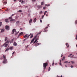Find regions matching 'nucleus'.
I'll return each mask as SVG.
<instances>
[{"label":"nucleus","instance_id":"5","mask_svg":"<svg viewBox=\"0 0 77 77\" xmlns=\"http://www.w3.org/2000/svg\"><path fill=\"white\" fill-rule=\"evenodd\" d=\"M19 2H21V4H23V3H25V1H23V0H20L19 1Z\"/></svg>","mask_w":77,"mask_h":77},{"label":"nucleus","instance_id":"35","mask_svg":"<svg viewBox=\"0 0 77 77\" xmlns=\"http://www.w3.org/2000/svg\"><path fill=\"white\" fill-rule=\"evenodd\" d=\"M38 38H36V39L35 40V41L36 42V41H37V40H38Z\"/></svg>","mask_w":77,"mask_h":77},{"label":"nucleus","instance_id":"55","mask_svg":"<svg viewBox=\"0 0 77 77\" xmlns=\"http://www.w3.org/2000/svg\"><path fill=\"white\" fill-rule=\"evenodd\" d=\"M71 68H73V66H71Z\"/></svg>","mask_w":77,"mask_h":77},{"label":"nucleus","instance_id":"51","mask_svg":"<svg viewBox=\"0 0 77 77\" xmlns=\"http://www.w3.org/2000/svg\"><path fill=\"white\" fill-rule=\"evenodd\" d=\"M40 33H41V32H40L39 33H38V34H37V35H38V34H39Z\"/></svg>","mask_w":77,"mask_h":77},{"label":"nucleus","instance_id":"37","mask_svg":"<svg viewBox=\"0 0 77 77\" xmlns=\"http://www.w3.org/2000/svg\"><path fill=\"white\" fill-rule=\"evenodd\" d=\"M33 35H31V36L30 37V38H32L33 37Z\"/></svg>","mask_w":77,"mask_h":77},{"label":"nucleus","instance_id":"44","mask_svg":"<svg viewBox=\"0 0 77 77\" xmlns=\"http://www.w3.org/2000/svg\"><path fill=\"white\" fill-rule=\"evenodd\" d=\"M14 14H13L11 16V17H13V16H14Z\"/></svg>","mask_w":77,"mask_h":77},{"label":"nucleus","instance_id":"29","mask_svg":"<svg viewBox=\"0 0 77 77\" xmlns=\"http://www.w3.org/2000/svg\"><path fill=\"white\" fill-rule=\"evenodd\" d=\"M47 14V11H45L44 13V15H45Z\"/></svg>","mask_w":77,"mask_h":77},{"label":"nucleus","instance_id":"24","mask_svg":"<svg viewBox=\"0 0 77 77\" xmlns=\"http://www.w3.org/2000/svg\"><path fill=\"white\" fill-rule=\"evenodd\" d=\"M75 24H77V20H75Z\"/></svg>","mask_w":77,"mask_h":77},{"label":"nucleus","instance_id":"9","mask_svg":"<svg viewBox=\"0 0 77 77\" xmlns=\"http://www.w3.org/2000/svg\"><path fill=\"white\" fill-rule=\"evenodd\" d=\"M34 41H35V38H33L32 39V40L31 41V44H32V43H33V42Z\"/></svg>","mask_w":77,"mask_h":77},{"label":"nucleus","instance_id":"22","mask_svg":"<svg viewBox=\"0 0 77 77\" xmlns=\"http://www.w3.org/2000/svg\"><path fill=\"white\" fill-rule=\"evenodd\" d=\"M32 21V19H30L29 21V23H30Z\"/></svg>","mask_w":77,"mask_h":77},{"label":"nucleus","instance_id":"38","mask_svg":"<svg viewBox=\"0 0 77 77\" xmlns=\"http://www.w3.org/2000/svg\"><path fill=\"white\" fill-rule=\"evenodd\" d=\"M37 35H36V36H35V37H34V38L35 39V38H36V37H37Z\"/></svg>","mask_w":77,"mask_h":77},{"label":"nucleus","instance_id":"27","mask_svg":"<svg viewBox=\"0 0 77 77\" xmlns=\"http://www.w3.org/2000/svg\"><path fill=\"white\" fill-rule=\"evenodd\" d=\"M3 58H4V59H6V57H5V55H3Z\"/></svg>","mask_w":77,"mask_h":77},{"label":"nucleus","instance_id":"25","mask_svg":"<svg viewBox=\"0 0 77 77\" xmlns=\"http://www.w3.org/2000/svg\"><path fill=\"white\" fill-rule=\"evenodd\" d=\"M42 13V11H41L39 12V14H41Z\"/></svg>","mask_w":77,"mask_h":77},{"label":"nucleus","instance_id":"59","mask_svg":"<svg viewBox=\"0 0 77 77\" xmlns=\"http://www.w3.org/2000/svg\"><path fill=\"white\" fill-rule=\"evenodd\" d=\"M28 15H29V16H30V14H28Z\"/></svg>","mask_w":77,"mask_h":77},{"label":"nucleus","instance_id":"48","mask_svg":"<svg viewBox=\"0 0 77 77\" xmlns=\"http://www.w3.org/2000/svg\"><path fill=\"white\" fill-rule=\"evenodd\" d=\"M44 15H43V16H42V18H44Z\"/></svg>","mask_w":77,"mask_h":77},{"label":"nucleus","instance_id":"6","mask_svg":"<svg viewBox=\"0 0 77 77\" xmlns=\"http://www.w3.org/2000/svg\"><path fill=\"white\" fill-rule=\"evenodd\" d=\"M16 29H13L12 30V32L11 33V34H14V32H16Z\"/></svg>","mask_w":77,"mask_h":77},{"label":"nucleus","instance_id":"58","mask_svg":"<svg viewBox=\"0 0 77 77\" xmlns=\"http://www.w3.org/2000/svg\"><path fill=\"white\" fill-rule=\"evenodd\" d=\"M48 14H46V17H48Z\"/></svg>","mask_w":77,"mask_h":77},{"label":"nucleus","instance_id":"34","mask_svg":"<svg viewBox=\"0 0 77 77\" xmlns=\"http://www.w3.org/2000/svg\"><path fill=\"white\" fill-rule=\"evenodd\" d=\"M71 62L72 63H74L75 62L74 61H71Z\"/></svg>","mask_w":77,"mask_h":77},{"label":"nucleus","instance_id":"15","mask_svg":"<svg viewBox=\"0 0 77 77\" xmlns=\"http://www.w3.org/2000/svg\"><path fill=\"white\" fill-rule=\"evenodd\" d=\"M36 18H35L34 20H33V22L34 23H35V22H36Z\"/></svg>","mask_w":77,"mask_h":77},{"label":"nucleus","instance_id":"16","mask_svg":"<svg viewBox=\"0 0 77 77\" xmlns=\"http://www.w3.org/2000/svg\"><path fill=\"white\" fill-rule=\"evenodd\" d=\"M14 42V39H12L10 42V44H11V43H12V42Z\"/></svg>","mask_w":77,"mask_h":77},{"label":"nucleus","instance_id":"21","mask_svg":"<svg viewBox=\"0 0 77 77\" xmlns=\"http://www.w3.org/2000/svg\"><path fill=\"white\" fill-rule=\"evenodd\" d=\"M15 20H14V19H11V20H10V21H11H11H15Z\"/></svg>","mask_w":77,"mask_h":77},{"label":"nucleus","instance_id":"19","mask_svg":"<svg viewBox=\"0 0 77 77\" xmlns=\"http://www.w3.org/2000/svg\"><path fill=\"white\" fill-rule=\"evenodd\" d=\"M7 3V2H4L3 3V5H6V4Z\"/></svg>","mask_w":77,"mask_h":77},{"label":"nucleus","instance_id":"45","mask_svg":"<svg viewBox=\"0 0 77 77\" xmlns=\"http://www.w3.org/2000/svg\"><path fill=\"white\" fill-rule=\"evenodd\" d=\"M76 37L75 38V39H76V40H77V34L76 36Z\"/></svg>","mask_w":77,"mask_h":77},{"label":"nucleus","instance_id":"33","mask_svg":"<svg viewBox=\"0 0 77 77\" xmlns=\"http://www.w3.org/2000/svg\"><path fill=\"white\" fill-rule=\"evenodd\" d=\"M68 62V61H66L64 62V63H67Z\"/></svg>","mask_w":77,"mask_h":77},{"label":"nucleus","instance_id":"47","mask_svg":"<svg viewBox=\"0 0 77 77\" xmlns=\"http://www.w3.org/2000/svg\"><path fill=\"white\" fill-rule=\"evenodd\" d=\"M43 9H45V7H43Z\"/></svg>","mask_w":77,"mask_h":77},{"label":"nucleus","instance_id":"63","mask_svg":"<svg viewBox=\"0 0 77 77\" xmlns=\"http://www.w3.org/2000/svg\"><path fill=\"white\" fill-rule=\"evenodd\" d=\"M68 47H69V45L67 46V48H68Z\"/></svg>","mask_w":77,"mask_h":77},{"label":"nucleus","instance_id":"42","mask_svg":"<svg viewBox=\"0 0 77 77\" xmlns=\"http://www.w3.org/2000/svg\"><path fill=\"white\" fill-rule=\"evenodd\" d=\"M36 1V0H32V2H35Z\"/></svg>","mask_w":77,"mask_h":77},{"label":"nucleus","instance_id":"61","mask_svg":"<svg viewBox=\"0 0 77 77\" xmlns=\"http://www.w3.org/2000/svg\"><path fill=\"white\" fill-rule=\"evenodd\" d=\"M73 58H77V57H74Z\"/></svg>","mask_w":77,"mask_h":77},{"label":"nucleus","instance_id":"62","mask_svg":"<svg viewBox=\"0 0 77 77\" xmlns=\"http://www.w3.org/2000/svg\"><path fill=\"white\" fill-rule=\"evenodd\" d=\"M17 34H18L17 32H16V35H17Z\"/></svg>","mask_w":77,"mask_h":77},{"label":"nucleus","instance_id":"18","mask_svg":"<svg viewBox=\"0 0 77 77\" xmlns=\"http://www.w3.org/2000/svg\"><path fill=\"white\" fill-rule=\"evenodd\" d=\"M38 8H42V6L41 5H38Z\"/></svg>","mask_w":77,"mask_h":77},{"label":"nucleus","instance_id":"3","mask_svg":"<svg viewBox=\"0 0 77 77\" xmlns=\"http://www.w3.org/2000/svg\"><path fill=\"white\" fill-rule=\"evenodd\" d=\"M5 29H6V30H9L10 29L9 26L8 25H7L5 26Z\"/></svg>","mask_w":77,"mask_h":77},{"label":"nucleus","instance_id":"4","mask_svg":"<svg viewBox=\"0 0 77 77\" xmlns=\"http://www.w3.org/2000/svg\"><path fill=\"white\" fill-rule=\"evenodd\" d=\"M7 62H8V61H7L6 59H4V61H3V63H6Z\"/></svg>","mask_w":77,"mask_h":77},{"label":"nucleus","instance_id":"10","mask_svg":"<svg viewBox=\"0 0 77 77\" xmlns=\"http://www.w3.org/2000/svg\"><path fill=\"white\" fill-rule=\"evenodd\" d=\"M39 45V43H37L35 45V47H37V46H38Z\"/></svg>","mask_w":77,"mask_h":77},{"label":"nucleus","instance_id":"32","mask_svg":"<svg viewBox=\"0 0 77 77\" xmlns=\"http://www.w3.org/2000/svg\"><path fill=\"white\" fill-rule=\"evenodd\" d=\"M19 12H22V11L21 10H19L18 11Z\"/></svg>","mask_w":77,"mask_h":77},{"label":"nucleus","instance_id":"17","mask_svg":"<svg viewBox=\"0 0 77 77\" xmlns=\"http://www.w3.org/2000/svg\"><path fill=\"white\" fill-rule=\"evenodd\" d=\"M9 50V48H7L5 50V52L8 51Z\"/></svg>","mask_w":77,"mask_h":77},{"label":"nucleus","instance_id":"2","mask_svg":"<svg viewBox=\"0 0 77 77\" xmlns=\"http://www.w3.org/2000/svg\"><path fill=\"white\" fill-rule=\"evenodd\" d=\"M48 65V63L47 62L45 63H43V66L44 70V69H46L47 66Z\"/></svg>","mask_w":77,"mask_h":77},{"label":"nucleus","instance_id":"7","mask_svg":"<svg viewBox=\"0 0 77 77\" xmlns=\"http://www.w3.org/2000/svg\"><path fill=\"white\" fill-rule=\"evenodd\" d=\"M5 21L6 23H9V19H5Z\"/></svg>","mask_w":77,"mask_h":77},{"label":"nucleus","instance_id":"26","mask_svg":"<svg viewBox=\"0 0 77 77\" xmlns=\"http://www.w3.org/2000/svg\"><path fill=\"white\" fill-rule=\"evenodd\" d=\"M65 57H63V58L62 60H65Z\"/></svg>","mask_w":77,"mask_h":77},{"label":"nucleus","instance_id":"43","mask_svg":"<svg viewBox=\"0 0 77 77\" xmlns=\"http://www.w3.org/2000/svg\"><path fill=\"white\" fill-rule=\"evenodd\" d=\"M60 62H61V60H60V65H61L62 64Z\"/></svg>","mask_w":77,"mask_h":77},{"label":"nucleus","instance_id":"23","mask_svg":"<svg viewBox=\"0 0 77 77\" xmlns=\"http://www.w3.org/2000/svg\"><path fill=\"white\" fill-rule=\"evenodd\" d=\"M9 20H11V19H12V17L11 16L9 17Z\"/></svg>","mask_w":77,"mask_h":77},{"label":"nucleus","instance_id":"14","mask_svg":"<svg viewBox=\"0 0 77 77\" xmlns=\"http://www.w3.org/2000/svg\"><path fill=\"white\" fill-rule=\"evenodd\" d=\"M5 31V29H1V32H3Z\"/></svg>","mask_w":77,"mask_h":77},{"label":"nucleus","instance_id":"8","mask_svg":"<svg viewBox=\"0 0 77 77\" xmlns=\"http://www.w3.org/2000/svg\"><path fill=\"white\" fill-rule=\"evenodd\" d=\"M47 29H48V27H46L45 28V30L44 31V32H46L47 31Z\"/></svg>","mask_w":77,"mask_h":77},{"label":"nucleus","instance_id":"39","mask_svg":"<svg viewBox=\"0 0 77 77\" xmlns=\"http://www.w3.org/2000/svg\"><path fill=\"white\" fill-rule=\"evenodd\" d=\"M12 48H12V47H10V50H12Z\"/></svg>","mask_w":77,"mask_h":77},{"label":"nucleus","instance_id":"28","mask_svg":"<svg viewBox=\"0 0 77 77\" xmlns=\"http://www.w3.org/2000/svg\"><path fill=\"white\" fill-rule=\"evenodd\" d=\"M44 4V2H42L41 3V5H43Z\"/></svg>","mask_w":77,"mask_h":77},{"label":"nucleus","instance_id":"12","mask_svg":"<svg viewBox=\"0 0 77 77\" xmlns=\"http://www.w3.org/2000/svg\"><path fill=\"white\" fill-rule=\"evenodd\" d=\"M19 23H20V21H17L16 22V24L17 25H18L19 24Z\"/></svg>","mask_w":77,"mask_h":77},{"label":"nucleus","instance_id":"31","mask_svg":"<svg viewBox=\"0 0 77 77\" xmlns=\"http://www.w3.org/2000/svg\"><path fill=\"white\" fill-rule=\"evenodd\" d=\"M29 45H27V46H26L25 47L26 48H28V47H29Z\"/></svg>","mask_w":77,"mask_h":77},{"label":"nucleus","instance_id":"49","mask_svg":"<svg viewBox=\"0 0 77 77\" xmlns=\"http://www.w3.org/2000/svg\"><path fill=\"white\" fill-rule=\"evenodd\" d=\"M74 57V55H72V56H71V57L72 58V57Z\"/></svg>","mask_w":77,"mask_h":77},{"label":"nucleus","instance_id":"46","mask_svg":"<svg viewBox=\"0 0 77 77\" xmlns=\"http://www.w3.org/2000/svg\"><path fill=\"white\" fill-rule=\"evenodd\" d=\"M15 52L14 51L12 53V55H13V54H14V53H15Z\"/></svg>","mask_w":77,"mask_h":77},{"label":"nucleus","instance_id":"11","mask_svg":"<svg viewBox=\"0 0 77 77\" xmlns=\"http://www.w3.org/2000/svg\"><path fill=\"white\" fill-rule=\"evenodd\" d=\"M13 45L14 46H17V44L16 42H14L13 44Z\"/></svg>","mask_w":77,"mask_h":77},{"label":"nucleus","instance_id":"36","mask_svg":"<svg viewBox=\"0 0 77 77\" xmlns=\"http://www.w3.org/2000/svg\"><path fill=\"white\" fill-rule=\"evenodd\" d=\"M71 55H72V54H70L69 55L68 57H70Z\"/></svg>","mask_w":77,"mask_h":77},{"label":"nucleus","instance_id":"40","mask_svg":"<svg viewBox=\"0 0 77 77\" xmlns=\"http://www.w3.org/2000/svg\"><path fill=\"white\" fill-rule=\"evenodd\" d=\"M27 36H28V34H26L25 35V38H26Z\"/></svg>","mask_w":77,"mask_h":77},{"label":"nucleus","instance_id":"13","mask_svg":"<svg viewBox=\"0 0 77 77\" xmlns=\"http://www.w3.org/2000/svg\"><path fill=\"white\" fill-rule=\"evenodd\" d=\"M23 33V32H20L18 35V36H20V35H22V34Z\"/></svg>","mask_w":77,"mask_h":77},{"label":"nucleus","instance_id":"30","mask_svg":"<svg viewBox=\"0 0 77 77\" xmlns=\"http://www.w3.org/2000/svg\"><path fill=\"white\" fill-rule=\"evenodd\" d=\"M2 22H0V27L2 26Z\"/></svg>","mask_w":77,"mask_h":77},{"label":"nucleus","instance_id":"1","mask_svg":"<svg viewBox=\"0 0 77 77\" xmlns=\"http://www.w3.org/2000/svg\"><path fill=\"white\" fill-rule=\"evenodd\" d=\"M11 41V40H8L5 43L1 45V47H7V46L8 45V43Z\"/></svg>","mask_w":77,"mask_h":77},{"label":"nucleus","instance_id":"50","mask_svg":"<svg viewBox=\"0 0 77 77\" xmlns=\"http://www.w3.org/2000/svg\"><path fill=\"white\" fill-rule=\"evenodd\" d=\"M66 46H67V45H68V43H66Z\"/></svg>","mask_w":77,"mask_h":77},{"label":"nucleus","instance_id":"64","mask_svg":"<svg viewBox=\"0 0 77 77\" xmlns=\"http://www.w3.org/2000/svg\"><path fill=\"white\" fill-rule=\"evenodd\" d=\"M60 76H58V75H57V77H60Z\"/></svg>","mask_w":77,"mask_h":77},{"label":"nucleus","instance_id":"41","mask_svg":"<svg viewBox=\"0 0 77 77\" xmlns=\"http://www.w3.org/2000/svg\"><path fill=\"white\" fill-rule=\"evenodd\" d=\"M51 68L50 67H49L48 69V71H50Z\"/></svg>","mask_w":77,"mask_h":77},{"label":"nucleus","instance_id":"20","mask_svg":"<svg viewBox=\"0 0 77 77\" xmlns=\"http://www.w3.org/2000/svg\"><path fill=\"white\" fill-rule=\"evenodd\" d=\"M7 39H8V37H5V41H6Z\"/></svg>","mask_w":77,"mask_h":77},{"label":"nucleus","instance_id":"53","mask_svg":"<svg viewBox=\"0 0 77 77\" xmlns=\"http://www.w3.org/2000/svg\"><path fill=\"white\" fill-rule=\"evenodd\" d=\"M35 42H36L35 41L34 42H33V44H35Z\"/></svg>","mask_w":77,"mask_h":77},{"label":"nucleus","instance_id":"60","mask_svg":"<svg viewBox=\"0 0 77 77\" xmlns=\"http://www.w3.org/2000/svg\"><path fill=\"white\" fill-rule=\"evenodd\" d=\"M14 2H16L17 1V0H14Z\"/></svg>","mask_w":77,"mask_h":77},{"label":"nucleus","instance_id":"57","mask_svg":"<svg viewBox=\"0 0 77 77\" xmlns=\"http://www.w3.org/2000/svg\"><path fill=\"white\" fill-rule=\"evenodd\" d=\"M29 7V6H26L25 7V8H28Z\"/></svg>","mask_w":77,"mask_h":77},{"label":"nucleus","instance_id":"54","mask_svg":"<svg viewBox=\"0 0 77 77\" xmlns=\"http://www.w3.org/2000/svg\"><path fill=\"white\" fill-rule=\"evenodd\" d=\"M54 66V62H53L52 63V66Z\"/></svg>","mask_w":77,"mask_h":77},{"label":"nucleus","instance_id":"56","mask_svg":"<svg viewBox=\"0 0 77 77\" xmlns=\"http://www.w3.org/2000/svg\"><path fill=\"white\" fill-rule=\"evenodd\" d=\"M40 22L41 23H42V20L41 19L40 20Z\"/></svg>","mask_w":77,"mask_h":77},{"label":"nucleus","instance_id":"52","mask_svg":"<svg viewBox=\"0 0 77 77\" xmlns=\"http://www.w3.org/2000/svg\"><path fill=\"white\" fill-rule=\"evenodd\" d=\"M30 36V34L29 35L27 36V38H28L29 36Z\"/></svg>","mask_w":77,"mask_h":77}]
</instances>
